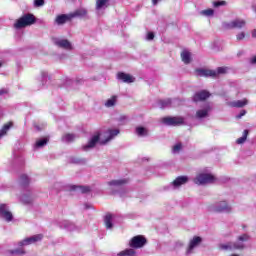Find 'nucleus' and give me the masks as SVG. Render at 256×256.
<instances>
[{"mask_svg":"<svg viewBox=\"0 0 256 256\" xmlns=\"http://www.w3.org/2000/svg\"><path fill=\"white\" fill-rule=\"evenodd\" d=\"M252 37H253L254 39H256V29H254V30L252 31Z\"/></svg>","mask_w":256,"mask_h":256,"instance_id":"obj_48","label":"nucleus"},{"mask_svg":"<svg viewBox=\"0 0 256 256\" xmlns=\"http://www.w3.org/2000/svg\"><path fill=\"white\" fill-rule=\"evenodd\" d=\"M254 11L256 12V7H254Z\"/></svg>","mask_w":256,"mask_h":256,"instance_id":"obj_53","label":"nucleus"},{"mask_svg":"<svg viewBox=\"0 0 256 256\" xmlns=\"http://www.w3.org/2000/svg\"><path fill=\"white\" fill-rule=\"evenodd\" d=\"M62 141L64 143H71V141H75V134H65L62 137Z\"/></svg>","mask_w":256,"mask_h":256,"instance_id":"obj_34","label":"nucleus"},{"mask_svg":"<svg viewBox=\"0 0 256 256\" xmlns=\"http://www.w3.org/2000/svg\"><path fill=\"white\" fill-rule=\"evenodd\" d=\"M121 119H125V117H121Z\"/></svg>","mask_w":256,"mask_h":256,"instance_id":"obj_54","label":"nucleus"},{"mask_svg":"<svg viewBox=\"0 0 256 256\" xmlns=\"http://www.w3.org/2000/svg\"><path fill=\"white\" fill-rule=\"evenodd\" d=\"M43 239V234H36L34 236L25 238L24 240L18 242L19 247H27V245H33Z\"/></svg>","mask_w":256,"mask_h":256,"instance_id":"obj_13","label":"nucleus"},{"mask_svg":"<svg viewBox=\"0 0 256 256\" xmlns=\"http://www.w3.org/2000/svg\"><path fill=\"white\" fill-rule=\"evenodd\" d=\"M71 19V14H61L56 17L55 23L57 25H65V23H67V21H71Z\"/></svg>","mask_w":256,"mask_h":256,"instance_id":"obj_17","label":"nucleus"},{"mask_svg":"<svg viewBox=\"0 0 256 256\" xmlns=\"http://www.w3.org/2000/svg\"><path fill=\"white\" fill-rule=\"evenodd\" d=\"M247 103H248L247 99L237 100V101L230 102V107L241 108V107H245V105H247Z\"/></svg>","mask_w":256,"mask_h":256,"instance_id":"obj_24","label":"nucleus"},{"mask_svg":"<svg viewBox=\"0 0 256 256\" xmlns=\"http://www.w3.org/2000/svg\"><path fill=\"white\" fill-rule=\"evenodd\" d=\"M11 255H25V250L15 249L10 251Z\"/></svg>","mask_w":256,"mask_h":256,"instance_id":"obj_40","label":"nucleus"},{"mask_svg":"<svg viewBox=\"0 0 256 256\" xmlns=\"http://www.w3.org/2000/svg\"><path fill=\"white\" fill-rule=\"evenodd\" d=\"M0 67H3V63L0 62Z\"/></svg>","mask_w":256,"mask_h":256,"instance_id":"obj_52","label":"nucleus"},{"mask_svg":"<svg viewBox=\"0 0 256 256\" xmlns=\"http://www.w3.org/2000/svg\"><path fill=\"white\" fill-rule=\"evenodd\" d=\"M187 181H189V178H187V176H179L172 182L170 187H172V189H179V187H181V185H185Z\"/></svg>","mask_w":256,"mask_h":256,"instance_id":"obj_16","label":"nucleus"},{"mask_svg":"<svg viewBox=\"0 0 256 256\" xmlns=\"http://www.w3.org/2000/svg\"><path fill=\"white\" fill-rule=\"evenodd\" d=\"M237 41H243L245 39V32H240L236 35Z\"/></svg>","mask_w":256,"mask_h":256,"instance_id":"obj_42","label":"nucleus"},{"mask_svg":"<svg viewBox=\"0 0 256 256\" xmlns=\"http://www.w3.org/2000/svg\"><path fill=\"white\" fill-rule=\"evenodd\" d=\"M216 178L211 174H199L195 179L194 183L196 185H207L209 183H215Z\"/></svg>","mask_w":256,"mask_h":256,"instance_id":"obj_8","label":"nucleus"},{"mask_svg":"<svg viewBox=\"0 0 256 256\" xmlns=\"http://www.w3.org/2000/svg\"><path fill=\"white\" fill-rule=\"evenodd\" d=\"M183 149V145L181 143H177L173 146L172 153L177 154Z\"/></svg>","mask_w":256,"mask_h":256,"instance_id":"obj_39","label":"nucleus"},{"mask_svg":"<svg viewBox=\"0 0 256 256\" xmlns=\"http://www.w3.org/2000/svg\"><path fill=\"white\" fill-rule=\"evenodd\" d=\"M229 71L228 67H219L217 71L207 69H197L196 74L198 77H217V75H223Z\"/></svg>","mask_w":256,"mask_h":256,"instance_id":"obj_3","label":"nucleus"},{"mask_svg":"<svg viewBox=\"0 0 256 256\" xmlns=\"http://www.w3.org/2000/svg\"><path fill=\"white\" fill-rule=\"evenodd\" d=\"M85 15H87V10L85 9H78L74 13L70 14V16H72V19L74 17H85Z\"/></svg>","mask_w":256,"mask_h":256,"instance_id":"obj_31","label":"nucleus"},{"mask_svg":"<svg viewBox=\"0 0 256 256\" xmlns=\"http://www.w3.org/2000/svg\"><path fill=\"white\" fill-rule=\"evenodd\" d=\"M8 93H9V91L7 89H5V88L0 89V97L2 95H7Z\"/></svg>","mask_w":256,"mask_h":256,"instance_id":"obj_46","label":"nucleus"},{"mask_svg":"<svg viewBox=\"0 0 256 256\" xmlns=\"http://www.w3.org/2000/svg\"><path fill=\"white\" fill-rule=\"evenodd\" d=\"M85 209H91V205L85 204Z\"/></svg>","mask_w":256,"mask_h":256,"instance_id":"obj_51","label":"nucleus"},{"mask_svg":"<svg viewBox=\"0 0 256 256\" xmlns=\"http://www.w3.org/2000/svg\"><path fill=\"white\" fill-rule=\"evenodd\" d=\"M52 43L56 45V47H60V49H65L66 51H71L73 49V45L67 39H61L58 37L52 38Z\"/></svg>","mask_w":256,"mask_h":256,"instance_id":"obj_11","label":"nucleus"},{"mask_svg":"<svg viewBox=\"0 0 256 256\" xmlns=\"http://www.w3.org/2000/svg\"><path fill=\"white\" fill-rule=\"evenodd\" d=\"M74 163H85V161L84 160H76V161H74Z\"/></svg>","mask_w":256,"mask_h":256,"instance_id":"obj_50","label":"nucleus"},{"mask_svg":"<svg viewBox=\"0 0 256 256\" xmlns=\"http://www.w3.org/2000/svg\"><path fill=\"white\" fill-rule=\"evenodd\" d=\"M74 191H79V193H89L91 191V187L89 186H74Z\"/></svg>","mask_w":256,"mask_h":256,"instance_id":"obj_33","label":"nucleus"},{"mask_svg":"<svg viewBox=\"0 0 256 256\" xmlns=\"http://www.w3.org/2000/svg\"><path fill=\"white\" fill-rule=\"evenodd\" d=\"M214 14H215V10L213 9H206L200 12V15H203L204 17H213Z\"/></svg>","mask_w":256,"mask_h":256,"instance_id":"obj_35","label":"nucleus"},{"mask_svg":"<svg viewBox=\"0 0 256 256\" xmlns=\"http://www.w3.org/2000/svg\"><path fill=\"white\" fill-rule=\"evenodd\" d=\"M115 103H117V96H112L105 103L106 107H114Z\"/></svg>","mask_w":256,"mask_h":256,"instance_id":"obj_36","label":"nucleus"},{"mask_svg":"<svg viewBox=\"0 0 256 256\" xmlns=\"http://www.w3.org/2000/svg\"><path fill=\"white\" fill-rule=\"evenodd\" d=\"M61 229H66V231H75L77 229V226L73 224V222H70L69 220H64L60 223Z\"/></svg>","mask_w":256,"mask_h":256,"instance_id":"obj_19","label":"nucleus"},{"mask_svg":"<svg viewBox=\"0 0 256 256\" xmlns=\"http://www.w3.org/2000/svg\"><path fill=\"white\" fill-rule=\"evenodd\" d=\"M223 5H227V2H225V1H218V2H214L213 3L214 7H221Z\"/></svg>","mask_w":256,"mask_h":256,"instance_id":"obj_43","label":"nucleus"},{"mask_svg":"<svg viewBox=\"0 0 256 256\" xmlns=\"http://www.w3.org/2000/svg\"><path fill=\"white\" fill-rule=\"evenodd\" d=\"M249 239V235L243 234L238 237V241L236 243L228 242L226 244H221L220 249L222 251H233L235 249H245V243Z\"/></svg>","mask_w":256,"mask_h":256,"instance_id":"obj_2","label":"nucleus"},{"mask_svg":"<svg viewBox=\"0 0 256 256\" xmlns=\"http://www.w3.org/2000/svg\"><path fill=\"white\" fill-rule=\"evenodd\" d=\"M109 7V0H96V11H104Z\"/></svg>","mask_w":256,"mask_h":256,"instance_id":"obj_21","label":"nucleus"},{"mask_svg":"<svg viewBox=\"0 0 256 256\" xmlns=\"http://www.w3.org/2000/svg\"><path fill=\"white\" fill-rule=\"evenodd\" d=\"M249 135V130H244L243 135L236 140L238 145H243L247 141V136Z\"/></svg>","mask_w":256,"mask_h":256,"instance_id":"obj_32","label":"nucleus"},{"mask_svg":"<svg viewBox=\"0 0 256 256\" xmlns=\"http://www.w3.org/2000/svg\"><path fill=\"white\" fill-rule=\"evenodd\" d=\"M34 5L35 7H43L45 5V0H35Z\"/></svg>","mask_w":256,"mask_h":256,"instance_id":"obj_41","label":"nucleus"},{"mask_svg":"<svg viewBox=\"0 0 256 256\" xmlns=\"http://www.w3.org/2000/svg\"><path fill=\"white\" fill-rule=\"evenodd\" d=\"M117 78L120 81H123V83H134L135 82V78L133 76L123 73V72L118 73Z\"/></svg>","mask_w":256,"mask_h":256,"instance_id":"obj_18","label":"nucleus"},{"mask_svg":"<svg viewBox=\"0 0 256 256\" xmlns=\"http://www.w3.org/2000/svg\"><path fill=\"white\" fill-rule=\"evenodd\" d=\"M201 243H203V238L200 236H194L192 239H190L188 248L186 250V255H192V253H194L195 249H197Z\"/></svg>","mask_w":256,"mask_h":256,"instance_id":"obj_10","label":"nucleus"},{"mask_svg":"<svg viewBox=\"0 0 256 256\" xmlns=\"http://www.w3.org/2000/svg\"><path fill=\"white\" fill-rule=\"evenodd\" d=\"M247 25V22L243 19H234L230 22H223L222 27L223 29H243Z\"/></svg>","mask_w":256,"mask_h":256,"instance_id":"obj_7","label":"nucleus"},{"mask_svg":"<svg viewBox=\"0 0 256 256\" xmlns=\"http://www.w3.org/2000/svg\"><path fill=\"white\" fill-rule=\"evenodd\" d=\"M181 59L183 63H185L186 65H189V63H191V53L187 50H184L181 53Z\"/></svg>","mask_w":256,"mask_h":256,"instance_id":"obj_22","label":"nucleus"},{"mask_svg":"<svg viewBox=\"0 0 256 256\" xmlns=\"http://www.w3.org/2000/svg\"><path fill=\"white\" fill-rule=\"evenodd\" d=\"M213 111V106H211L209 103H206L202 106V108L198 109L196 111L195 118L196 119H205L209 117V113Z\"/></svg>","mask_w":256,"mask_h":256,"instance_id":"obj_12","label":"nucleus"},{"mask_svg":"<svg viewBox=\"0 0 256 256\" xmlns=\"http://www.w3.org/2000/svg\"><path fill=\"white\" fill-rule=\"evenodd\" d=\"M148 133L149 131L145 127L140 126L136 128V134L138 135V137H147Z\"/></svg>","mask_w":256,"mask_h":256,"instance_id":"obj_29","label":"nucleus"},{"mask_svg":"<svg viewBox=\"0 0 256 256\" xmlns=\"http://www.w3.org/2000/svg\"><path fill=\"white\" fill-rule=\"evenodd\" d=\"M119 134V129H108L103 134H95L91 137L89 142L83 146V151H89L90 149H93L97 143H100V145H107L109 141H112V139H115Z\"/></svg>","mask_w":256,"mask_h":256,"instance_id":"obj_1","label":"nucleus"},{"mask_svg":"<svg viewBox=\"0 0 256 256\" xmlns=\"http://www.w3.org/2000/svg\"><path fill=\"white\" fill-rule=\"evenodd\" d=\"M209 97H211V93L207 90H202L194 94L193 101L197 103L198 101H205V99H209Z\"/></svg>","mask_w":256,"mask_h":256,"instance_id":"obj_15","label":"nucleus"},{"mask_svg":"<svg viewBox=\"0 0 256 256\" xmlns=\"http://www.w3.org/2000/svg\"><path fill=\"white\" fill-rule=\"evenodd\" d=\"M250 62H251L252 65H255L256 64V56L251 58Z\"/></svg>","mask_w":256,"mask_h":256,"instance_id":"obj_47","label":"nucleus"},{"mask_svg":"<svg viewBox=\"0 0 256 256\" xmlns=\"http://www.w3.org/2000/svg\"><path fill=\"white\" fill-rule=\"evenodd\" d=\"M162 123L170 127H178L179 125H185V118L181 116H174V117L168 116V117L162 118Z\"/></svg>","mask_w":256,"mask_h":256,"instance_id":"obj_5","label":"nucleus"},{"mask_svg":"<svg viewBox=\"0 0 256 256\" xmlns=\"http://www.w3.org/2000/svg\"><path fill=\"white\" fill-rule=\"evenodd\" d=\"M158 107L159 109H167V107H171V99L158 101Z\"/></svg>","mask_w":256,"mask_h":256,"instance_id":"obj_27","label":"nucleus"},{"mask_svg":"<svg viewBox=\"0 0 256 256\" xmlns=\"http://www.w3.org/2000/svg\"><path fill=\"white\" fill-rule=\"evenodd\" d=\"M41 79H42L43 85H45V83H47V81H49V72L43 70V71L41 72Z\"/></svg>","mask_w":256,"mask_h":256,"instance_id":"obj_37","label":"nucleus"},{"mask_svg":"<svg viewBox=\"0 0 256 256\" xmlns=\"http://www.w3.org/2000/svg\"><path fill=\"white\" fill-rule=\"evenodd\" d=\"M127 183H128L127 179H119V180H112L108 182V185L109 187H117L119 189L120 187H123Z\"/></svg>","mask_w":256,"mask_h":256,"instance_id":"obj_20","label":"nucleus"},{"mask_svg":"<svg viewBox=\"0 0 256 256\" xmlns=\"http://www.w3.org/2000/svg\"><path fill=\"white\" fill-rule=\"evenodd\" d=\"M232 210L226 201L217 202L210 206V211L214 213H231Z\"/></svg>","mask_w":256,"mask_h":256,"instance_id":"obj_6","label":"nucleus"},{"mask_svg":"<svg viewBox=\"0 0 256 256\" xmlns=\"http://www.w3.org/2000/svg\"><path fill=\"white\" fill-rule=\"evenodd\" d=\"M135 255H136V252H135V249L133 248H128L118 253V256H135Z\"/></svg>","mask_w":256,"mask_h":256,"instance_id":"obj_30","label":"nucleus"},{"mask_svg":"<svg viewBox=\"0 0 256 256\" xmlns=\"http://www.w3.org/2000/svg\"><path fill=\"white\" fill-rule=\"evenodd\" d=\"M20 183L21 185H29V176L28 175H25L23 174L21 177H20Z\"/></svg>","mask_w":256,"mask_h":256,"instance_id":"obj_38","label":"nucleus"},{"mask_svg":"<svg viewBox=\"0 0 256 256\" xmlns=\"http://www.w3.org/2000/svg\"><path fill=\"white\" fill-rule=\"evenodd\" d=\"M147 41H153L155 39V34L153 32H149L146 36Z\"/></svg>","mask_w":256,"mask_h":256,"instance_id":"obj_44","label":"nucleus"},{"mask_svg":"<svg viewBox=\"0 0 256 256\" xmlns=\"http://www.w3.org/2000/svg\"><path fill=\"white\" fill-rule=\"evenodd\" d=\"M104 223L106 228L113 229V216L111 214L106 215L104 218Z\"/></svg>","mask_w":256,"mask_h":256,"instance_id":"obj_25","label":"nucleus"},{"mask_svg":"<svg viewBox=\"0 0 256 256\" xmlns=\"http://www.w3.org/2000/svg\"><path fill=\"white\" fill-rule=\"evenodd\" d=\"M11 127H13V122H8L3 126V128L0 130V139L7 135V132L9 131V129H11Z\"/></svg>","mask_w":256,"mask_h":256,"instance_id":"obj_23","label":"nucleus"},{"mask_svg":"<svg viewBox=\"0 0 256 256\" xmlns=\"http://www.w3.org/2000/svg\"><path fill=\"white\" fill-rule=\"evenodd\" d=\"M20 201L25 205H29V203L33 202V196L31 194H24L21 196Z\"/></svg>","mask_w":256,"mask_h":256,"instance_id":"obj_28","label":"nucleus"},{"mask_svg":"<svg viewBox=\"0 0 256 256\" xmlns=\"http://www.w3.org/2000/svg\"><path fill=\"white\" fill-rule=\"evenodd\" d=\"M35 23V16L33 14H26L16 21L14 24L15 29H23Z\"/></svg>","mask_w":256,"mask_h":256,"instance_id":"obj_4","label":"nucleus"},{"mask_svg":"<svg viewBox=\"0 0 256 256\" xmlns=\"http://www.w3.org/2000/svg\"><path fill=\"white\" fill-rule=\"evenodd\" d=\"M247 115L246 110H241V112L236 116V119H241V117H245Z\"/></svg>","mask_w":256,"mask_h":256,"instance_id":"obj_45","label":"nucleus"},{"mask_svg":"<svg viewBox=\"0 0 256 256\" xmlns=\"http://www.w3.org/2000/svg\"><path fill=\"white\" fill-rule=\"evenodd\" d=\"M49 143V138H42L36 141L35 149H41V147H45Z\"/></svg>","mask_w":256,"mask_h":256,"instance_id":"obj_26","label":"nucleus"},{"mask_svg":"<svg viewBox=\"0 0 256 256\" xmlns=\"http://www.w3.org/2000/svg\"><path fill=\"white\" fill-rule=\"evenodd\" d=\"M0 217L4 219V221H7V223L13 221V214L9 211L7 204H0Z\"/></svg>","mask_w":256,"mask_h":256,"instance_id":"obj_14","label":"nucleus"},{"mask_svg":"<svg viewBox=\"0 0 256 256\" xmlns=\"http://www.w3.org/2000/svg\"><path fill=\"white\" fill-rule=\"evenodd\" d=\"M146 244H147V239L141 235L134 236L129 242V246L132 249H141V247H145Z\"/></svg>","mask_w":256,"mask_h":256,"instance_id":"obj_9","label":"nucleus"},{"mask_svg":"<svg viewBox=\"0 0 256 256\" xmlns=\"http://www.w3.org/2000/svg\"><path fill=\"white\" fill-rule=\"evenodd\" d=\"M159 1H161V0H152V4L157 5V3H159Z\"/></svg>","mask_w":256,"mask_h":256,"instance_id":"obj_49","label":"nucleus"}]
</instances>
